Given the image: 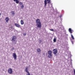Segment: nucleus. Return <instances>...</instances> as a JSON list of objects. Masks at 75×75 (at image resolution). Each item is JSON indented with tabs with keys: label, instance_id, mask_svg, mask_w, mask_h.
<instances>
[{
	"label": "nucleus",
	"instance_id": "nucleus-25",
	"mask_svg": "<svg viewBox=\"0 0 75 75\" xmlns=\"http://www.w3.org/2000/svg\"><path fill=\"white\" fill-rule=\"evenodd\" d=\"M72 59H71V63H72Z\"/></svg>",
	"mask_w": 75,
	"mask_h": 75
},
{
	"label": "nucleus",
	"instance_id": "nucleus-16",
	"mask_svg": "<svg viewBox=\"0 0 75 75\" xmlns=\"http://www.w3.org/2000/svg\"><path fill=\"white\" fill-rule=\"evenodd\" d=\"M71 37L72 39H73V40H74V36H73V35H72V34H71Z\"/></svg>",
	"mask_w": 75,
	"mask_h": 75
},
{
	"label": "nucleus",
	"instance_id": "nucleus-7",
	"mask_svg": "<svg viewBox=\"0 0 75 75\" xmlns=\"http://www.w3.org/2000/svg\"><path fill=\"white\" fill-rule=\"evenodd\" d=\"M13 57L14 59L16 60L17 59V55H16V53H13Z\"/></svg>",
	"mask_w": 75,
	"mask_h": 75
},
{
	"label": "nucleus",
	"instance_id": "nucleus-10",
	"mask_svg": "<svg viewBox=\"0 0 75 75\" xmlns=\"http://www.w3.org/2000/svg\"><path fill=\"white\" fill-rule=\"evenodd\" d=\"M69 31L70 34H72V32H74V31L72 30V29L71 28L69 29Z\"/></svg>",
	"mask_w": 75,
	"mask_h": 75
},
{
	"label": "nucleus",
	"instance_id": "nucleus-3",
	"mask_svg": "<svg viewBox=\"0 0 75 75\" xmlns=\"http://www.w3.org/2000/svg\"><path fill=\"white\" fill-rule=\"evenodd\" d=\"M51 3V0H45L44 1L45 7L47 6V3Z\"/></svg>",
	"mask_w": 75,
	"mask_h": 75
},
{
	"label": "nucleus",
	"instance_id": "nucleus-26",
	"mask_svg": "<svg viewBox=\"0 0 75 75\" xmlns=\"http://www.w3.org/2000/svg\"><path fill=\"white\" fill-rule=\"evenodd\" d=\"M62 17V15H61L60 16V18H61V17Z\"/></svg>",
	"mask_w": 75,
	"mask_h": 75
},
{
	"label": "nucleus",
	"instance_id": "nucleus-5",
	"mask_svg": "<svg viewBox=\"0 0 75 75\" xmlns=\"http://www.w3.org/2000/svg\"><path fill=\"white\" fill-rule=\"evenodd\" d=\"M53 51V54H57V52H58V50L57 49H54Z\"/></svg>",
	"mask_w": 75,
	"mask_h": 75
},
{
	"label": "nucleus",
	"instance_id": "nucleus-20",
	"mask_svg": "<svg viewBox=\"0 0 75 75\" xmlns=\"http://www.w3.org/2000/svg\"><path fill=\"white\" fill-rule=\"evenodd\" d=\"M26 33H24L23 34V35L24 36H25V35H26Z\"/></svg>",
	"mask_w": 75,
	"mask_h": 75
},
{
	"label": "nucleus",
	"instance_id": "nucleus-17",
	"mask_svg": "<svg viewBox=\"0 0 75 75\" xmlns=\"http://www.w3.org/2000/svg\"><path fill=\"white\" fill-rule=\"evenodd\" d=\"M15 1H16V3H17V4H18L19 3V1H18V0H17Z\"/></svg>",
	"mask_w": 75,
	"mask_h": 75
},
{
	"label": "nucleus",
	"instance_id": "nucleus-21",
	"mask_svg": "<svg viewBox=\"0 0 75 75\" xmlns=\"http://www.w3.org/2000/svg\"><path fill=\"white\" fill-rule=\"evenodd\" d=\"M41 42H42V41H41V40H39V44H40Z\"/></svg>",
	"mask_w": 75,
	"mask_h": 75
},
{
	"label": "nucleus",
	"instance_id": "nucleus-18",
	"mask_svg": "<svg viewBox=\"0 0 75 75\" xmlns=\"http://www.w3.org/2000/svg\"><path fill=\"white\" fill-rule=\"evenodd\" d=\"M21 8H23L24 7V5L23 4L21 6Z\"/></svg>",
	"mask_w": 75,
	"mask_h": 75
},
{
	"label": "nucleus",
	"instance_id": "nucleus-14",
	"mask_svg": "<svg viewBox=\"0 0 75 75\" xmlns=\"http://www.w3.org/2000/svg\"><path fill=\"white\" fill-rule=\"evenodd\" d=\"M21 25H23L24 23V21L23 20H21Z\"/></svg>",
	"mask_w": 75,
	"mask_h": 75
},
{
	"label": "nucleus",
	"instance_id": "nucleus-24",
	"mask_svg": "<svg viewBox=\"0 0 75 75\" xmlns=\"http://www.w3.org/2000/svg\"><path fill=\"white\" fill-rule=\"evenodd\" d=\"M71 42L72 44H74V41H71Z\"/></svg>",
	"mask_w": 75,
	"mask_h": 75
},
{
	"label": "nucleus",
	"instance_id": "nucleus-9",
	"mask_svg": "<svg viewBox=\"0 0 75 75\" xmlns=\"http://www.w3.org/2000/svg\"><path fill=\"white\" fill-rule=\"evenodd\" d=\"M9 20L10 19L8 18V17H6L5 19V20L6 21V22H7V23L8 22Z\"/></svg>",
	"mask_w": 75,
	"mask_h": 75
},
{
	"label": "nucleus",
	"instance_id": "nucleus-1",
	"mask_svg": "<svg viewBox=\"0 0 75 75\" xmlns=\"http://www.w3.org/2000/svg\"><path fill=\"white\" fill-rule=\"evenodd\" d=\"M36 22L37 27L38 28H41V23L40 22V20L38 19L36 20Z\"/></svg>",
	"mask_w": 75,
	"mask_h": 75
},
{
	"label": "nucleus",
	"instance_id": "nucleus-19",
	"mask_svg": "<svg viewBox=\"0 0 75 75\" xmlns=\"http://www.w3.org/2000/svg\"><path fill=\"white\" fill-rule=\"evenodd\" d=\"M19 4H20V6H21V5H22V4H23V3L21 2H20Z\"/></svg>",
	"mask_w": 75,
	"mask_h": 75
},
{
	"label": "nucleus",
	"instance_id": "nucleus-8",
	"mask_svg": "<svg viewBox=\"0 0 75 75\" xmlns=\"http://www.w3.org/2000/svg\"><path fill=\"white\" fill-rule=\"evenodd\" d=\"M28 67H25V71L26 72H27L28 73V74H26V75H30V73H29V72H28Z\"/></svg>",
	"mask_w": 75,
	"mask_h": 75
},
{
	"label": "nucleus",
	"instance_id": "nucleus-27",
	"mask_svg": "<svg viewBox=\"0 0 75 75\" xmlns=\"http://www.w3.org/2000/svg\"><path fill=\"white\" fill-rule=\"evenodd\" d=\"M51 5H52H52L51 4Z\"/></svg>",
	"mask_w": 75,
	"mask_h": 75
},
{
	"label": "nucleus",
	"instance_id": "nucleus-2",
	"mask_svg": "<svg viewBox=\"0 0 75 75\" xmlns=\"http://www.w3.org/2000/svg\"><path fill=\"white\" fill-rule=\"evenodd\" d=\"M16 37L14 36H13L12 39L11 40V41L13 43L15 44H16V42H17L16 41Z\"/></svg>",
	"mask_w": 75,
	"mask_h": 75
},
{
	"label": "nucleus",
	"instance_id": "nucleus-12",
	"mask_svg": "<svg viewBox=\"0 0 75 75\" xmlns=\"http://www.w3.org/2000/svg\"><path fill=\"white\" fill-rule=\"evenodd\" d=\"M37 52L40 53L41 52V49L40 48H38L37 50Z\"/></svg>",
	"mask_w": 75,
	"mask_h": 75
},
{
	"label": "nucleus",
	"instance_id": "nucleus-23",
	"mask_svg": "<svg viewBox=\"0 0 75 75\" xmlns=\"http://www.w3.org/2000/svg\"><path fill=\"white\" fill-rule=\"evenodd\" d=\"M74 74L75 75V69H74Z\"/></svg>",
	"mask_w": 75,
	"mask_h": 75
},
{
	"label": "nucleus",
	"instance_id": "nucleus-13",
	"mask_svg": "<svg viewBox=\"0 0 75 75\" xmlns=\"http://www.w3.org/2000/svg\"><path fill=\"white\" fill-rule=\"evenodd\" d=\"M11 16H14L15 14V12L14 11H12L11 12Z\"/></svg>",
	"mask_w": 75,
	"mask_h": 75
},
{
	"label": "nucleus",
	"instance_id": "nucleus-4",
	"mask_svg": "<svg viewBox=\"0 0 75 75\" xmlns=\"http://www.w3.org/2000/svg\"><path fill=\"white\" fill-rule=\"evenodd\" d=\"M48 54L49 55L48 56V57L49 58H52V51L51 50H49L48 52Z\"/></svg>",
	"mask_w": 75,
	"mask_h": 75
},
{
	"label": "nucleus",
	"instance_id": "nucleus-15",
	"mask_svg": "<svg viewBox=\"0 0 75 75\" xmlns=\"http://www.w3.org/2000/svg\"><path fill=\"white\" fill-rule=\"evenodd\" d=\"M57 41V39L56 38H54L53 39V42H55Z\"/></svg>",
	"mask_w": 75,
	"mask_h": 75
},
{
	"label": "nucleus",
	"instance_id": "nucleus-11",
	"mask_svg": "<svg viewBox=\"0 0 75 75\" xmlns=\"http://www.w3.org/2000/svg\"><path fill=\"white\" fill-rule=\"evenodd\" d=\"M15 25L18 28H19L20 27V25H18V24L17 23H15Z\"/></svg>",
	"mask_w": 75,
	"mask_h": 75
},
{
	"label": "nucleus",
	"instance_id": "nucleus-6",
	"mask_svg": "<svg viewBox=\"0 0 75 75\" xmlns=\"http://www.w3.org/2000/svg\"><path fill=\"white\" fill-rule=\"evenodd\" d=\"M8 73L9 74H12L13 72V70L11 69H9L8 70Z\"/></svg>",
	"mask_w": 75,
	"mask_h": 75
},
{
	"label": "nucleus",
	"instance_id": "nucleus-22",
	"mask_svg": "<svg viewBox=\"0 0 75 75\" xmlns=\"http://www.w3.org/2000/svg\"><path fill=\"white\" fill-rule=\"evenodd\" d=\"M50 31H54V30L53 29H50Z\"/></svg>",
	"mask_w": 75,
	"mask_h": 75
}]
</instances>
